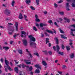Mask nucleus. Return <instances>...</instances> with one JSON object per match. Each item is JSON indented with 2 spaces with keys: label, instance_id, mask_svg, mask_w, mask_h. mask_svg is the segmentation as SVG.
<instances>
[{
  "label": "nucleus",
  "instance_id": "obj_1",
  "mask_svg": "<svg viewBox=\"0 0 75 75\" xmlns=\"http://www.w3.org/2000/svg\"><path fill=\"white\" fill-rule=\"evenodd\" d=\"M29 38H30V44L31 47H35V43H33V42L35 41V38H34L32 35H30L28 36Z\"/></svg>",
  "mask_w": 75,
  "mask_h": 75
},
{
  "label": "nucleus",
  "instance_id": "obj_2",
  "mask_svg": "<svg viewBox=\"0 0 75 75\" xmlns=\"http://www.w3.org/2000/svg\"><path fill=\"white\" fill-rule=\"evenodd\" d=\"M7 59L6 58H5V63L6 66H4V68L5 69V71L6 72H7V68L10 71H13V69H11V68H10V67L9 66V62L7 60Z\"/></svg>",
  "mask_w": 75,
  "mask_h": 75
},
{
  "label": "nucleus",
  "instance_id": "obj_3",
  "mask_svg": "<svg viewBox=\"0 0 75 75\" xmlns=\"http://www.w3.org/2000/svg\"><path fill=\"white\" fill-rule=\"evenodd\" d=\"M11 12L10 11L8 10V9H6L4 11V13L5 14L7 15V16H8V15H10Z\"/></svg>",
  "mask_w": 75,
  "mask_h": 75
},
{
  "label": "nucleus",
  "instance_id": "obj_4",
  "mask_svg": "<svg viewBox=\"0 0 75 75\" xmlns=\"http://www.w3.org/2000/svg\"><path fill=\"white\" fill-rule=\"evenodd\" d=\"M72 1V3L71 4V6L72 7H75V3L74 2L73 0H71ZM67 1H71V0H67Z\"/></svg>",
  "mask_w": 75,
  "mask_h": 75
},
{
  "label": "nucleus",
  "instance_id": "obj_5",
  "mask_svg": "<svg viewBox=\"0 0 75 75\" xmlns=\"http://www.w3.org/2000/svg\"><path fill=\"white\" fill-rule=\"evenodd\" d=\"M21 37H25V34H26V33L24 31H22L21 32ZM24 35L25 36H24Z\"/></svg>",
  "mask_w": 75,
  "mask_h": 75
},
{
  "label": "nucleus",
  "instance_id": "obj_6",
  "mask_svg": "<svg viewBox=\"0 0 75 75\" xmlns=\"http://www.w3.org/2000/svg\"><path fill=\"white\" fill-rule=\"evenodd\" d=\"M23 45H25V46H27V40H24L23 41Z\"/></svg>",
  "mask_w": 75,
  "mask_h": 75
},
{
  "label": "nucleus",
  "instance_id": "obj_7",
  "mask_svg": "<svg viewBox=\"0 0 75 75\" xmlns=\"http://www.w3.org/2000/svg\"><path fill=\"white\" fill-rule=\"evenodd\" d=\"M30 60H25L24 61L26 63V64H27L28 65L29 64L30 65V64H31V62H29Z\"/></svg>",
  "mask_w": 75,
  "mask_h": 75
},
{
  "label": "nucleus",
  "instance_id": "obj_8",
  "mask_svg": "<svg viewBox=\"0 0 75 75\" xmlns=\"http://www.w3.org/2000/svg\"><path fill=\"white\" fill-rule=\"evenodd\" d=\"M47 24H44V23H40V26L41 27H43L44 26H47Z\"/></svg>",
  "mask_w": 75,
  "mask_h": 75
},
{
  "label": "nucleus",
  "instance_id": "obj_9",
  "mask_svg": "<svg viewBox=\"0 0 75 75\" xmlns=\"http://www.w3.org/2000/svg\"><path fill=\"white\" fill-rule=\"evenodd\" d=\"M64 19L65 20V22H67V23H69L70 21V19H67V18L65 17L64 18Z\"/></svg>",
  "mask_w": 75,
  "mask_h": 75
},
{
  "label": "nucleus",
  "instance_id": "obj_10",
  "mask_svg": "<svg viewBox=\"0 0 75 75\" xmlns=\"http://www.w3.org/2000/svg\"><path fill=\"white\" fill-rule=\"evenodd\" d=\"M15 26L16 28V31H18V23L16 22L15 23Z\"/></svg>",
  "mask_w": 75,
  "mask_h": 75
},
{
  "label": "nucleus",
  "instance_id": "obj_11",
  "mask_svg": "<svg viewBox=\"0 0 75 75\" xmlns=\"http://www.w3.org/2000/svg\"><path fill=\"white\" fill-rule=\"evenodd\" d=\"M35 67H36V68H39V69H41V66H40V65L39 64H36L35 65Z\"/></svg>",
  "mask_w": 75,
  "mask_h": 75
},
{
  "label": "nucleus",
  "instance_id": "obj_12",
  "mask_svg": "<svg viewBox=\"0 0 75 75\" xmlns=\"http://www.w3.org/2000/svg\"><path fill=\"white\" fill-rule=\"evenodd\" d=\"M14 70L16 73H18V68L17 67H16L14 68Z\"/></svg>",
  "mask_w": 75,
  "mask_h": 75
},
{
  "label": "nucleus",
  "instance_id": "obj_13",
  "mask_svg": "<svg viewBox=\"0 0 75 75\" xmlns=\"http://www.w3.org/2000/svg\"><path fill=\"white\" fill-rule=\"evenodd\" d=\"M18 18L20 19H21V20H22V19H23V15H22V14L21 13H20Z\"/></svg>",
  "mask_w": 75,
  "mask_h": 75
},
{
  "label": "nucleus",
  "instance_id": "obj_14",
  "mask_svg": "<svg viewBox=\"0 0 75 75\" xmlns=\"http://www.w3.org/2000/svg\"><path fill=\"white\" fill-rule=\"evenodd\" d=\"M19 75H25V73L22 71H20L19 73Z\"/></svg>",
  "mask_w": 75,
  "mask_h": 75
},
{
  "label": "nucleus",
  "instance_id": "obj_15",
  "mask_svg": "<svg viewBox=\"0 0 75 75\" xmlns=\"http://www.w3.org/2000/svg\"><path fill=\"white\" fill-rule=\"evenodd\" d=\"M56 20L58 23H59V21H63V19H62L61 18H59L57 19Z\"/></svg>",
  "mask_w": 75,
  "mask_h": 75
},
{
  "label": "nucleus",
  "instance_id": "obj_16",
  "mask_svg": "<svg viewBox=\"0 0 75 75\" xmlns=\"http://www.w3.org/2000/svg\"><path fill=\"white\" fill-rule=\"evenodd\" d=\"M42 64L44 66H46V65H47V64L46 62H45V61H42Z\"/></svg>",
  "mask_w": 75,
  "mask_h": 75
},
{
  "label": "nucleus",
  "instance_id": "obj_17",
  "mask_svg": "<svg viewBox=\"0 0 75 75\" xmlns=\"http://www.w3.org/2000/svg\"><path fill=\"white\" fill-rule=\"evenodd\" d=\"M15 3V1H12L11 4L12 7H14V4Z\"/></svg>",
  "mask_w": 75,
  "mask_h": 75
},
{
  "label": "nucleus",
  "instance_id": "obj_18",
  "mask_svg": "<svg viewBox=\"0 0 75 75\" xmlns=\"http://www.w3.org/2000/svg\"><path fill=\"white\" fill-rule=\"evenodd\" d=\"M55 40L56 42V43L57 44H59V43H58L59 40H58V38H56L55 39Z\"/></svg>",
  "mask_w": 75,
  "mask_h": 75
},
{
  "label": "nucleus",
  "instance_id": "obj_19",
  "mask_svg": "<svg viewBox=\"0 0 75 75\" xmlns=\"http://www.w3.org/2000/svg\"><path fill=\"white\" fill-rule=\"evenodd\" d=\"M46 31L48 32L49 33H51V34H53V32L51 30H46Z\"/></svg>",
  "mask_w": 75,
  "mask_h": 75
},
{
  "label": "nucleus",
  "instance_id": "obj_20",
  "mask_svg": "<svg viewBox=\"0 0 75 75\" xmlns=\"http://www.w3.org/2000/svg\"><path fill=\"white\" fill-rule=\"evenodd\" d=\"M3 49H5V50H7L9 49V47H3Z\"/></svg>",
  "mask_w": 75,
  "mask_h": 75
},
{
  "label": "nucleus",
  "instance_id": "obj_21",
  "mask_svg": "<svg viewBox=\"0 0 75 75\" xmlns=\"http://www.w3.org/2000/svg\"><path fill=\"white\" fill-rule=\"evenodd\" d=\"M25 2L27 4H29L31 3V0H27L25 1Z\"/></svg>",
  "mask_w": 75,
  "mask_h": 75
},
{
  "label": "nucleus",
  "instance_id": "obj_22",
  "mask_svg": "<svg viewBox=\"0 0 75 75\" xmlns=\"http://www.w3.org/2000/svg\"><path fill=\"white\" fill-rule=\"evenodd\" d=\"M56 49L57 52H58L59 51V47L58 45H57L56 46Z\"/></svg>",
  "mask_w": 75,
  "mask_h": 75
},
{
  "label": "nucleus",
  "instance_id": "obj_23",
  "mask_svg": "<svg viewBox=\"0 0 75 75\" xmlns=\"http://www.w3.org/2000/svg\"><path fill=\"white\" fill-rule=\"evenodd\" d=\"M61 38H64V39H67V38L66 37H64V35H61Z\"/></svg>",
  "mask_w": 75,
  "mask_h": 75
},
{
  "label": "nucleus",
  "instance_id": "obj_24",
  "mask_svg": "<svg viewBox=\"0 0 75 75\" xmlns=\"http://www.w3.org/2000/svg\"><path fill=\"white\" fill-rule=\"evenodd\" d=\"M66 48L67 50L69 51V50H70V49H71V47H70V46H66Z\"/></svg>",
  "mask_w": 75,
  "mask_h": 75
},
{
  "label": "nucleus",
  "instance_id": "obj_25",
  "mask_svg": "<svg viewBox=\"0 0 75 75\" xmlns=\"http://www.w3.org/2000/svg\"><path fill=\"white\" fill-rule=\"evenodd\" d=\"M70 7V6L69 5V3H67L66 4V8H69Z\"/></svg>",
  "mask_w": 75,
  "mask_h": 75
},
{
  "label": "nucleus",
  "instance_id": "obj_26",
  "mask_svg": "<svg viewBox=\"0 0 75 75\" xmlns=\"http://www.w3.org/2000/svg\"><path fill=\"white\" fill-rule=\"evenodd\" d=\"M48 42H49V38H46V44H47V43H48Z\"/></svg>",
  "mask_w": 75,
  "mask_h": 75
},
{
  "label": "nucleus",
  "instance_id": "obj_27",
  "mask_svg": "<svg viewBox=\"0 0 75 75\" xmlns=\"http://www.w3.org/2000/svg\"><path fill=\"white\" fill-rule=\"evenodd\" d=\"M59 31H60V33H62V34H64V31H63V30H61V29L60 28H59Z\"/></svg>",
  "mask_w": 75,
  "mask_h": 75
},
{
  "label": "nucleus",
  "instance_id": "obj_28",
  "mask_svg": "<svg viewBox=\"0 0 75 75\" xmlns=\"http://www.w3.org/2000/svg\"><path fill=\"white\" fill-rule=\"evenodd\" d=\"M74 57V54H71L70 56V58H73Z\"/></svg>",
  "mask_w": 75,
  "mask_h": 75
},
{
  "label": "nucleus",
  "instance_id": "obj_29",
  "mask_svg": "<svg viewBox=\"0 0 75 75\" xmlns=\"http://www.w3.org/2000/svg\"><path fill=\"white\" fill-rule=\"evenodd\" d=\"M11 31L12 32H9L8 33V34H9V35H11V34H12L13 33V32H14V29H12Z\"/></svg>",
  "mask_w": 75,
  "mask_h": 75
},
{
  "label": "nucleus",
  "instance_id": "obj_30",
  "mask_svg": "<svg viewBox=\"0 0 75 75\" xmlns=\"http://www.w3.org/2000/svg\"><path fill=\"white\" fill-rule=\"evenodd\" d=\"M58 54H60L61 55H64V53L63 52H58Z\"/></svg>",
  "mask_w": 75,
  "mask_h": 75
},
{
  "label": "nucleus",
  "instance_id": "obj_31",
  "mask_svg": "<svg viewBox=\"0 0 75 75\" xmlns=\"http://www.w3.org/2000/svg\"><path fill=\"white\" fill-rule=\"evenodd\" d=\"M24 18L26 21H28V20L27 19V16L26 15H24Z\"/></svg>",
  "mask_w": 75,
  "mask_h": 75
},
{
  "label": "nucleus",
  "instance_id": "obj_32",
  "mask_svg": "<svg viewBox=\"0 0 75 75\" xmlns=\"http://www.w3.org/2000/svg\"><path fill=\"white\" fill-rule=\"evenodd\" d=\"M59 13L61 14V15H62V16H63L64 14V12L63 11L59 12Z\"/></svg>",
  "mask_w": 75,
  "mask_h": 75
},
{
  "label": "nucleus",
  "instance_id": "obj_33",
  "mask_svg": "<svg viewBox=\"0 0 75 75\" xmlns=\"http://www.w3.org/2000/svg\"><path fill=\"white\" fill-rule=\"evenodd\" d=\"M18 52L20 54H22L23 52H22V50H18Z\"/></svg>",
  "mask_w": 75,
  "mask_h": 75
},
{
  "label": "nucleus",
  "instance_id": "obj_34",
  "mask_svg": "<svg viewBox=\"0 0 75 75\" xmlns=\"http://www.w3.org/2000/svg\"><path fill=\"white\" fill-rule=\"evenodd\" d=\"M36 2L37 4V5H39V2H40V0H36Z\"/></svg>",
  "mask_w": 75,
  "mask_h": 75
},
{
  "label": "nucleus",
  "instance_id": "obj_35",
  "mask_svg": "<svg viewBox=\"0 0 75 75\" xmlns=\"http://www.w3.org/2000/svg\"><path fill=\"white\" fill-rule=\"evenodd\" d=\"M35 72L36 73H37L38 74L39 73H40V70L38 69H36L35 71Z\"/></svg>",
  "mask_w": 75,
  "mask_h": 75
},
{
  "label": "nucleus",
  "instance_id": "obj_36",
  "mask_svg": "<svg viewBox=\"0 0 75 75\" xmlns=\"http://www.w3.org/2000/svg\"><path fill=\"white\" fill-rule=\"evenodd\" d=\"M35 20L36 22H40V20L38 18H36Z\"/></svg>",
  "mask_w": 75,
  "mask_h": 75
},
{
  "label": "nucleus",
  "instance_id": "obj_37",
  "mask_svg": "<svg viewBox=\"0 0 75 75\" xmlns=\"http://www.w3.org/2000/svg\"><path fill=\"white\" fill-rule=\"evenodd\" d=\"M33 28L35 31H37V29L36 28L35 26H34L33 27Z\"/></svg>",
  "mask_w": 75,
  "mask_h": 75
},
{
  "label": "nucleus",
  "instance_id": "obj_38",
  "mask_svg": "<svg viewBox=\"0 0 75 75\" xmlns=\"http://www.w3.org/2000/svg\"><path fill=\"white\" fill-rule=\"evenodd\" d=\"M29 71H31L32 70H33V67L32 66H31L30 68H29Z\"/></svg>",
  "mask_w": 75,
  "mask_h": 75
},
{
  "label": "nucleus",
  "instance_id": "obj_39",
  "mask_svg": "<svg viewBox=\"0 0 75 75\" xmlns=\"http://www.w3.org/2000/svg\"><path fill=\"white\" fill-rule=\"evenodd\" d=\"M54 24L57 27H58L59 26L57 24V22H55L54 23Z\"/></svg>",
  "mask_w": 75,
  "mask_h": 75
},
{
  "label": "nucleus",
  "instance_id": "obj_40",
  "mask_svg": "<svg viewBox=\"0 0 75 75\" xmlns=\"http://www.w3.org/2000/svg\"><path fill=\"white\" fill-rule=\"evenodd\" d=\"M34 55H37V56L38 57L39 56L38 54V53H37V52L34 53Z\"/></svg>",
  "mask_w": 75,
  "mask_h": 75
},
{
  "label": "nucleus",
  "instance_id": "obj_41",
  "mask_svg": "<svg viewBox=\"0 0 75 75\" xmlns=\"http://www.w3.org/2000/svg\"><path fill=\"white\" fill-rule=\"evenodd\" d=\"M30 8L31 9V10H35V8H34L33 7V6H30Z\"/></svg>",
  "mask_w": 75,
  "mask_h": 75
},
{
  "label": "nucleus",
  "instance_id": "obj_42",
  "mask_svg": "<svg viewBox=\"0 0 75 75\" xmlns=\"http://www.w3.org/2000/svg\"><path fill=\"white\" fill-rule=\"evenodd\" d=\"M63 2V0H60L58 2V3H61Z\"/></svg>",
  "mask_w": 75,
  "mask_h": 75
},
{
  "label": "nucleus",
  "instance_id": "obj_43",
  "mask_svg": "<svg viewBox=\"0 0 75 75\" xmlns=\"http://www.w3.org/2000/svg\"><path fill=\"white\" fill-rule=\"evenodd\" d=\"M42 52H44V53H45V54H47V53H48L47 51H42Z\"/></svg>",
  "mask_w": 75,
  "mask_h": 75
},
{
  "label": "nucleus",
  "instance_id": "obj_44",
  "mask_svg": "<svg viewBox=\"0 0 75 75\" xmlns=\"http://www.w3.org/2000/svg\"><path fill=\"white\" fill-rule=\"evenodd\" d=\"M54 7L55 8H57V7H58V5L57 4H54Z\"/></svg>",
  "mask_w": 75,
  "mask_h": 75
},
{
  "label": "nucleus",
  "instance_id": "obj_45",
  "mask_svg": "<svg viewBox=\"0 0 75 75\" xmlns=\"http://www.w3.org/2000/svg\"><path fill=\"white\" fill-rule=\"evenodd\" d=\"M1 61L2 63H3L4 61V60H3V58H1L0 60Z\"/></svg>",
  "mask_w": 75,
  "mask_h": 75
},
{
  "label": "nucleus",
  "instance_id": "obj_46",
  "mask_svg": "<svg viewBox=\"0 0 75 75\" xmlns=\"http://www.w3.org/2000/svg\"><path fill=\"white\" fill-rule=\"evenodd\" d=\"M45 34V35H46V36H48L49 35L48 34H47L46 32H44Z\"/></svg>",
  "mask_w": 75,
  "mask_h": 75
},
{
  "label": "nucleus",
  "instance_id": "obj_47",
  "mask_svg": "<svg viewBox=\"0 0 75 75\" xmlns=\"http://www.w3.org/2000/svg\"><path fill=\"white\" fill-rule=\"evenodd\" d=\"M52 21L50 20V21H48V23H50V24H51V23H52Z\"/></svg>",
  "mask_w": 75,
  "mask_h": 75
},
{
  "label": "nucleus",
  "instance_id": "obj_48",
  "mask_svg": "<svg viewBox=\"0 0 75 75\" xmlns=\"http://www.w3.org/2000/svg\"><path fill=\"white\" fill-rule=\"evenodd\" d=\"M14 61L16 64H18V62H17V60H14Z\"/></svg>",
  "mask_w": 75,
  "mask_h": 75
},
{
  "label": "nucleus",
  "instance_id": "obj_49",
  "mask_svg": "<svg viewBox=\"0 0 75 75\" xmlns=\"http://www.w3.org/2000/svg\"><path fill=\"white\" fill-rule=\"evenodd\" d=\"M29 55L30 56L31 58H33V56L31 55V54L30 53H29Z\"/></svg>",
  "mask_w": 75,
  "mask_h": 75
},
{
  "label": "nucleus",
  "instance_id": "obj_50",
  "mask_svg": "<svg viewBox=\"0 0 75 75\" xmlns=\"http://www.w3.org/2000/svg\"><path fill=\"white\" fill-rule=\"evenodd\" d=\"M63 69H64L65 68V65H63L62 66Z\"/></svg>",
  "mask_w": 75,
  "mask_h": 75
},
{
  "label": "nucleus",
  "instance_id": "obj_51",
  "mask_svg": "<svg viewBox=\"0 0 75 75\" xmlns=\"http://www.w3.org/2000/svg\"><path fill=\"white\" fill-rule=\"evenodd\" d=\"M66 10L67 11H69L70 10V9L69 8H66Z\"/></svg>",
  "mask_w": 75,
  "mask_h": 75
},
{
  "label": "nucleus",
  "instance_id": "obj_52",
  "mask_svg": "<svg viewBox=\"0 0 75 75\" xmlns=\"http://www.w3.org/2000/svg\"><path fill=\"white\" fill-rule=\"evenodd\" d=\"M71 27H73L74 28H75V24H73L72 25H71Z\"/></svg>",
  "mask_w": 75,
  "mask_h": 75
},
{
  "label": "nucleus",
  "instance_id": "obj_53",
  "mask_svg": "<svg viewBox=\"0 0 75 75\" xmlns=\"http://www.w3.org/2000/svg\"><path fill=\"white\" fill-rule=\"evenodd\" d=\"M53 48L54 51H56V47H55V46H53Z\"/></svg>",
  "mask_w": 75,
  "mask_h": 75
},
{
  "label": "nucleus",
  "instance_id": "obj_54",
  "mask_svg": "<svg viewBox=\"0 0 75 75\" xmlns=\"http://www.w3.org/2000/svg\"><path fill=\"white\" fill-rule=\"evenodd\" d=\"M49 54H50V55H52V52H51V51H50L48 52Z\"/></svg>",
  "mask_w": 75,
  "mask_h": 75
},
{
  "label": "nucleus",
  "instance_id": "obj_55",
  "mask_svg": "<svg viewBox=\"0 0 75 75\" xmlns=\"http://www.w3.org/2000/svg\"><path fill=\"white\" fill-rule=\"evenodd\" d=\"M17 67H18L19 68H21V67H22V65L21 64H20L19 65H18Z\"/></svg>",
  "mask_w": 75,
  "mask_h": 75
},
{
  "label": "nucleus",
  "instance_id": "obj_56",
  "mask_svg": "<svg viewBox=\"0 0 75 75\" xmlns=\"http://www.w3.org/2000/svg\"><path fill=\"white\" fill-rule=\"evenodd\" d=\"M36 25L37 27H39V24L38 23H36Z\"/></svg>",
  "mask_w": 75,
  "mask_h": 75
},
{
  "label": "nucleus",
  "instance_id": "obj_57",
  "mask_svg": "<svg viewBox=\"0 0 75 75\" xmlns=\"http://www.w3.org/2000/svg\"><path fill=\"white\" fill-rule=\"evenodd\" d=\"M62 48L63 49H64V48H65V47H64V45H62Z\"/></svg>",
  "mask_w": 75,
  "mask_h": 75
},
{
  "label": "nucleus",
  "instance_id": "obj_58",
  "mask_svg": "<svg viewBox=\"0 0 75 75\" xmlns=\"http://www.w3.org/2000/svg\"><path fill=\"white\" fill-rule=\"evenodd\" d=\"M22 68H24V67H25V65L23 64H22Z\"/></svg>",
  "mask_w": 75,
  "mask_h": 75
},
{
  "label": "nucleus",
  "instance_id": "obj_59",
  "mask_svg": "<svg viewBox=\"0 0 75 75\" xmlns=\"http://www.w3.org/2000/svg\"><path fill=\"white\" fill-rule=\"evenodd\" d=\"M58 73H59V74H60V75H61L62 74V72H60V71H58Z\"/></svg>",
  "mask_w": 75,
  "mask_h": 75
},
{
  "label": "nucleus",
  "instance_id": "obj_60",
  "mask_svg": "<svg viewBox=\"0 0 75 75\" xmlns=\"http://www.w3.org/2000/svg\"><path fill=\"white\" fill-rule=\"evenodd\" d=\"M8 24L9 25H13V24L11 23H8Z\"/></svg>",
  "mask_w": 75,
  "mask_h": 75
},
{
  "label": "nucleus",
  "instance_id": "obj_61",
  "mask_svg": "<svg viewBox=\"0 0 75 75\" xmlns=\"http://www.w3.org/2000/svg\"><path fill=\"white\" fill-rule=\"evenodd\" d=\"M47 13V12L46 11H45L44 12V14H46Z\"/></svg>",
  "mask_w": 75,
  "mask_h": 75
},
{
  "label": "nucleus",
  "instance_id": "obj_62",
  "mask_svg": "<svg viewBox=\"0 0 75 75\" xmlns=\"http://www.w3.org/2000/svg\"><path fill=\"white\" fill-rule=\"evenodd\" d=\"M35 17L36 18H38V16L37 15H35Z\"/></svg>",
  "mask_w": 75,
  "mask_h": 75
},
{
  "label": "nucleus",
  "instance_id": "obj_63",
  "mask_svg": "<svg viewBox=\"0 0 75 75\" xmlns=\"http://www.w3.org/2000/svg\"><path fill=\"white\" fill-rule=\"evenodd\" d=\"M16 37H17V35H15L13 36V37L14 38H16Z\"/></svg>",
  "mask_w": 75,
  "mask_h": 75
},
{
  "label": "nucleus",
  "instance_id": "obj_64",
  "mask_svg": "<svg viewBox=\"0 0 75 75\" xmlns=\"http://www.w3.org/2000/svg\"><path fill=\"white\" fill-rule=\"evenodd\" d=\"M69 44L70 45V46H71V45H72V43L70 42V43H69Z\"/></svg>",
  "mask_w": 75,
  "mask_h": 75
}]
</instances>
